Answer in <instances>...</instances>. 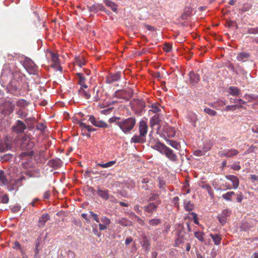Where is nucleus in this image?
I'll return each instance as SVG.
<instances>
[{"label": "nucleus", "instance_id": "1", "mask_svg": "<svg viewBox=\"0 0 258 258\" xmlns=\"http://www.w3.org/2000/svg\"><path fill=\"white\" fill-rule=\"evenodd\" d=\"M149 144L151 147L165 156L170 161L176 162L177 161V156L173 152V151L161 143L158 139L155 138L149 135Z\"/></svg>", "mask_w": 258, "mask_h": 258}, {"label": "nucleus", "instance_id": "2", "mask_svg": "<svg viewBox=\"0 0 258 258\" xmlns=\"http://www.w3.org/2000/svg\"><path fill=\"white\" fill-rule=\"evenodd\" d=\"M21 78L19 73L15 74V77L11 80L7 86L8 92L14 95L18 96L21 93Z\"/></svg>", "mask_w": 258, "mask_h": 258}, {"label": "nucleus", "instance_id": "3", "mask_svg": "<svg viewBox=\"0 0 258 258\" xmlns=\"http://www.w3.org/2000/svg\"><path fill=\"white\" fill-rule=\"evenodd\" d=\"M139 135H135L131 138V142L134 143H144L146 142V135L148 132V125L144 120L139 122Z\"/></svg>", "mask_w": 258, "mask_h": 258}, {"label": "nucleus", "instance_id": "4", "mask_svg": "<svg viewBox=\"0 0 258 258\" xmlns=\"http://www.w3.org/2000/svg\"><path fill=\"white\" fill-rule=\"evenodd\" d=\"M136 123V119L135 117H130L127 118H122L116 122V125L120 128L121 131L125 134H130L133 130Z\"/></svg>", "mask_w": 258, "mask_h": 258}, {"label": "nucleus", "instance_id": "5", "mask_svg": "<svg viewBox=\"0 0 258 258\" xmlns=\"http://www.w3.org/2000/svg\"><path fill=\"white\" fill-rule=\"evenodd\" d=\"M47 55L50 58L53 64H51V68H55L57 70L60 72L62 71V68L59 65V60L58 58V54L55 53L51 51L47 52Z\"/></svg>", "mask_w": 258, "mask_h": 258}, {"label": "nucleus", "instance_id": "6", "mask_svg": "<svg viewBox=\"0 0 258 258\" xmlns=\"http://www.w3.org/2000/svg\"><path fill=\"white\" fill-rule=\"evenodd\" d=\"M16 73H17L12 72L9 67L6 66L2 70L0 79L1 81L4 83L7 82L9 80L15 77V74Z\"/></svg>", "mask_w": 258, "mask_h": 258}, {"label": "nucleus", "instance_id": "7", "mask_svg": "<svg viewBox=\"0 0 258 258\" xmlns=\"http://www.w3.org/2000/svg\"><path fill=\"white\" fill-rule=\"evenodd\" d=\"M26 128V124L20 120H16L14 124L12 126V132L16 134L23 133Z\"/></svg>", "mask_w": 258, "mask_h": 258}, {"label": "nucleus", "instance_id": "8", "mask_svg": "<svg viewBox=\"0 0 258 258\" xmlns=\"http://www.w3.org/2000/svg\"><path fill=\"white\" fill-rule=\"evenodd\" d=\"M88 120L95 126L101 128H106L108 127V124L99 118H96L94 115H91L89 117Z\"/></svg>", "mask_w": 258, "mask_h": 258}, {"label": "nucleus", "instance_id": "9", "mask_svg": "<svg viewBox=\"0 0 258 258\" xmlns=\"http://www.w3.org/2000/svg\"><path fill=\"white\" fill-rule=\"evenodd\" d=\"M133 94V91L132 89L117 90L115 93V96L120 99L128 100Z\"/></svg>", "mask_w": 258, "mask_h": 258}, {"label": "nucleus", "instance_id": "10", "mask_svg": "<svg viewBox=\"0 0 258 258\" xmlns=\"http://www.w3.org/2000/svg\"><path fill=\"white\" fill-rule=\"evenodd\" d=\"M34 143L31 141L30 137L25 135L22 139L21 147L23 150H29L33 148Z\"/></svg>", "mask_w": 258, "mask_h": 258}, {"label": "nucleus", "instance_id": "11", "mask_svg": "<svg viewBox=\"0 0 258 258\" xmlns=\"http://www.w3.org/2000/svg\"><path fill=\"white\" fill-rule=\"evenodd\" d=\"M97 192L102 199L105 200H109L111 202H114L115 201L114 197L109 194V191L107 189H102L98 187L97 188Z\"/></svg>", "mask_w": 258, "mask_h": 258}, {"label": "nucleus", "instance_id": "12", "mask_svg": "<svg viewBox=\"0 0 258 258\" xmlns=\"http://www.w3.org/2000/svg\"><path fill=\"white\" fill-rule=\"evenodd\" d=\"M161 204V200L157 201L156 204L154 203H150L148 205L144 207L145 212L150 214L151 215L156 212L158 208V205Z\"/></svg>", "mask_w": 258, "mask_h": 258}, {"label": "nucleus", "instance_id": "13", "mask_svg": "<svg viewBox=\"0 0 258 258\" xmlns=\"http://www.w3.org/2000/svg\"><path fill=\"white\" fill-rule=\"evenodd\" d=\"M231 211L228 209L224 210L221 214H220L217 218L219 221V222L222 224H225L228 220V217L230 216L231 215Z\"/></svg>", "mask_w": 258, "mask_h": 258}, {"label": "nucleus", "instance_id": "14", "mask_svg": "<svg viewBox=\"0 0 258 258\" xmlns=\"http://www.w3.org/2000/svg\"><path fill=\"white\" fill-rule=\"evenodd\" d=\"M187 234L184 231H179L175 239V246H178L180 244L184 243L187 239Z\"/></svg>", "mask_w": 258, "mask_h": 258}, {"label": "nucleus", "instance_id": "15", "mask_svg": "<svg viewBox=\"0 0 258 258\" xmlns=\"http://www.w3.org/2000/svg\"><path fill=\"white\" fill-rule=\"evenodd\" d=\"M121 78V73L117 72L115 74L110 73L107 77L106 82L107 83L111 84L114 82L119 81Z\"/></svg>", "mask_w": 258, "mask_h": 258}, {"label": "nucleus", "instance_id": "16", "mask_svg": "<svg viewBox=\"0 0 258 258\" xmlns=\"http://www.w3.org/2000/svg\"><path fill=\"white\" fill-rule=\"evenodd\" d=\"M88 9L90 12L97 13L99 11L107 12V10L101 4H94L92 6H88Z\"/></svg>", "mask_w": 258, "mask_h": 258}, {"label": "nucleus", "instance_id": "17", "mask_svg": "<svg viewBox=\"0 0 258 258\" xmlns=\"http://www.w3.org/2000/svg\"><path fill=\"white\" fill-rule=\"evenodd\" d=\"M25 67L31 74H34L37 70V66L31 60L26 61Z\"/></svg>", "mask_w": 258, "mask_h": 258}, {"label": "nucleus", "instance_id": "18", "mask_svg": "<svg viewBox=\"0 0 258 258\" xmlns=\"http://www.w3.org/2000/svg\"><path fill=\"white\" fill-rule=\"evenodd\" d=\"M101 222L102 223L99 224V230L101 231L107 229L108 226L111 223L110 220L106 216H103L101 218Z\"/></svg>", "mask_w": 258, "mask_h": 258}, {"label": "nucleus", "instance_id": "19", "mask_svg": "<svg viewBox=\"0 0 258 258\" xmlns=\"http://www.w3.org/2000/svg\"><path fill=\"white\" fill-rule=\"evenodd\" d=\"M188 75L190 79V84L192 86H194L196 84L198 83V82L200 81V77L199 75L198 74H195L193 72H189Z\"/></svg>", "mask_w": 258, "mask_h": 258}, {"label": "nucleus", "instance_id": "20", "mask_svg": "<svg viewBox=\"0 0 258 258\" xmlns=\"http://www.w3.org/2000/svg\"><path fill=\"white\" fill-rule=\"evenodd\" d=\"M186 118L188 121L191 123L194 127L196 126V122L198 120L197 114L193 112H188Z\"/></svg>", "mask_w": 258, "mask_h": 258}, {"label": "nucleus", "instance_id": "21", "mask_svg": "<svg viewBox=\"0 0 258 258\" xmlns=\"http://www.w3.org/2000/svg\"><path fill=\"white\" fill-rule=\"evenodd\" d=\"M5 108L6 109V112L4 113H5V115H9L14 110L15 106L12 103L7 102L5 104Z\"/></svg>", "mask_w": 258, "mask_h": 258}, {"label": "nucleus", "instance_id": "22", "mask_svg": "<svg viewBox=\"0 0 258 258\" xmlns=\"http://www.w3.org/2000/svg\"><path fill=\"white\" fill-rule=\"evenodd\" d=\"M50 219V216L48 214H43L39 218L38 221V226L40 227H42L44 226L46 221Z\"/></svg>", "mask_w": 258, "mask_h": 258}, {"label": "nucleus", "instance_id": "23", "mask_svg": "<svg viewBox=\"0 0 258 258\" xmlns=\"http://www.w3.org/2000/svg\"><path fill=\"white\" fill-rule=\"evenodd\" d=\"M77 76L78 78L79 84L81 86V87H84L85 89L88 88V86L85 84L86 78L84 76L83 74L80 73L77 74Z\"/></svg>", "mask_w": 258, "mask_h": 258}, {"label": "nucleus", "instance_id": "24", "mask_svg": "<svg viewBox=\"0 0 258 258\" xmlns=\"http://www.w3.org/2000/svg\"><path fill=\"white\" fill-rule=\"evenodd\" d=\"M78 124L82 130L85 129L89 132H95L97 131L96 128L92 127L90 125L86 124L85 123H84L82 121H79Z\"/></svg>", "mask_w": 258, "mask_h": 258}, {"label": "nucleus", "instance_id": "25", "mask_svg": "<svg viewBox=\"0 0 258 258\" xmlns=\"http://www.w3.org/2000/svg\"><path fill=\"white\" fill-rule=\"evenodd\" d=\"M161 121V119L159 115L156 114L152 116L150 121V125L151 127H153L154 125L159 124Z\"/></svg>", "mask_w": 258, "mask_h": 258}, {"label": "nucleus", "instance_id": "26", "mask_svg": "<svg viewBox=\"0 0 258 258\" xmlns=\"http://www.w3.org/2000/svg\"><path fill=\"white\" fill-rule=\"evenodd\" d=\"M103 2L105 3V5L107 7H109L112 11L114 12H117V5L115 3L110 0H103Z\"/></svg>", "mask_w": 258, "mask_h": 258}, {"label": "nucleus", "instance_id": "27", "mask_svg": "<svg viewBox=\"0 0 258 258\" xmlns=\"http://www.w3.org/2000/svg\"><path fill=\"white\" fill-rule=\"evenodd\" d=\"M10 148V145L8 142H0V152H5Z\"/></svg>", "mask_w": 258, "mask_h": 258}, {"label": "nucleus", "instance_id": "28", "mask_svg": "<svg viewBox=\"0 0 258 258\" xmlns=\"http://www.w3.org/2000/svg\"><path fill=\"white\" fill-rule=\"evenodd\" d=\"M228 179L230 180L232 183L233 187L234 188H236L239 185V180L237 177L234 175H229Z\"/></svg>", "mask_w": 258, "mask_h": 258}, {"label": "nucleus", "instance_id": "29", "mask_svg": "<svg viewBox=\"0 0 258 258\" xmlns=\"http://www.w3.org/2000/svg\"><path fill=\"white\" fill-rule=\"evenodd\" d=\"M0 181L3 185H7L9 183V180L7 179V175L5 174L4 171L0 170Z\"/></svg>", "mask_w": 258, "mask_h": 258}, {"label": "nucleus", "instance_id": "30", "mask_svg": "<svg viewBox=\"0 0 258 258\" xmlns=\"http://www.w3.org/2000/svg\"><path fill=\"white\" fill-rule=\"evenodd\" d=\"M241 106H240V104H230L229 105L226 106L224 109V110L228 111H233L237 109L241 108Z\"/></svg>", "mask_w": 258, "mask_h": 258}, {"label": "nucleus", "instance_id": "31", "mask_svg": "<svg viewBox=\"0 0 258 258\" xmlns=\"http://www.w3.org/2000/svg\"><path fill=\"white\" fill-rule=\"evenodd\" d=\"M84 87H81L79 90V94L83 96L85 99H88L90 98L91 95L87 91L84 90Z\"/></svg>", "mask_w": 258, "mask_h": 258}, {"label": "nucleus", "instance_id": "32", "mask_svg": "<svg viewBox=\"0 0 258 258\" xmlns=\"http://www.w3.org/2000/svg\"><path fill=\"white\" fill-rule=\"evenodd\" d=\"M210 237L213 239L215 244L219 245L220 244L222 238L220 235L211 234Z\"/></svg>", "mask_w": 258, "mask_h": 258}, {"label": "nucleus", "instance_id": "33", "mask_svg": "<svg viewBox=\"0 0 258 258\" xmlns=\"http://www.w3.org/2000/svg\"><path fill=\"white\" fill-rule=\"evenodd\" d=\"M116 163L115 160L110 161L106 163H97L96 164V166H99L102 168H108L110 167L113 165H114Z\"/></svg>", "mask_w": 258, "mask_h": 258}, {"label": "nucleus", "instance_id": "34", "mask_svg": "<svg viewBox=\"0 0 258 258\" xmlns=\"http://www.w3.org/2000/svg\"><path fill=\"white\" fill-rule=\"evenodd\" d=\"M167 143L176 150H179L180 148V144L176 141L172 140H167Z\"/></svg>", "mask_w": 258, "mask_h": 258}, {"label": "nucleus", "instance_id": "35", "mask_svg": "<svg viewBox=\"0 0 258 258\" xmlns=\"http://www.w3.org/2000/svg\"><path fill=\"white\" fill-rule=\"evenodd\" d=\"M194 205L189 201H185L184 202V208L187 211L190 212L194 209Z\"/></svg>", "mask_w": 258, "mask_h": 258}, {"label": "nucleus", "instance_id": "36", "mask_svg": "<svg viewBox=\"0 0 258 258\" xmlns=\"http://www.w3.org/2000/svg\"><path fill=\"white\" fill-rule=\"evenodd\" d=\"M12 247L14 249L19 250L20 251L21 253L22 254H24V251L21 247V244H20V243L18 241H15L13 242L12 243Z\"/></svg>", "mask_w": 258, "mask_h": 258}, {"label": "nucleus", "instance_id": "37", "mask_svg": "<svg viewBox=\"0 0 258 258\" xmlns=\"http://www.w3.org/2000/svg\"><path fill=\"white\" fill-rule=\"evenodd\" d=\"M229 92L233 97H236V96L239 93L240 90L235 87L231 86L229 88Z\"/></svg>", "mask_w": 258, "mask_h": 258}, {"label": "nucleus", "instance_id": "38", "mask_svg": "<svg viewBox=\"0 0 258 258\" xmlns=\"http://www.w3.org/2000/svg\"><path fill=\"white\" fill-rule=\"evenodd\" d=\"M29 104V102L24 99H20L17 102V105L21 107H26L28 106Z\"/></svg>", "mask_w": 258, "mask_h": 258}, {"label": "nucleus", "instance_id": "39", "mask_svg": "<svg viewBox=\"0 0 258 258\" xmlns=\"http://www.w3.org/2000/svg\"><path fill=\"white\" fill-rule=\"evenodd\" d=\"M148 223L150 226H156L161 223V220L160 219L154 218L150 220Z\"/></svg>", "mask_w": 258, "mask_h": 258}, {"label": "nucleus", "instance_id": "40", "mask_svg": "<svg viewBox=\"0 0 258 258\" xmlns=\"http://www.w3.org/2000/svg\"><path fill=\"white\" fill-rule=\"evenodd\" d=\"M204 111L205 113L209 114L210 116H215L217 114V112L214 110L211 109L209 108H205L204 109Z\"/></svg>", "mask_w": 258, "mask_h": 258}, {"label": "nucleus", "instance_id": "41", "mask_svg": "<svg viewBox=\"0 0 258 258\" xmlns=\"http://www.w3.org/2000/svg\"><path fill=\"white\" fill-rule=\"evenodd\" d=\"M159 188L162 190H165V182L161 178H158Z\"/></svg>", "mask_w": 258, "mask_h": 258}, {"label": "nucleus", "instance_id": "42", "mask_svg": "<svg viewBox=\"0 0 258 258\" xmlns=\"http://www.w3.org/2000/svg\"><path fill=\"white\" fill-rule=\"evenodd\" d=\"M118 223L121 225L127 226L130 225L131 222L125 218H122L118 221Z\"/></svg>", "mask_w": 258, "mask_h": 258}, {"label": "nucleus", "instance_id": "43", "mask_svg": "<svg viewBox=\"0 0 258 258\" xmlns=\"http://www.w3.org/2000/svg\"><path fill=\"white\" fill-rule=\"evenodd\" d=\"M195 236L200 241H204L203 238V232H196L194 233Z\"/></svg>", "mask_w": 258, "mask_h": 258}, {"label": "nucleus", "instance_id": "44", "mask_svg": "<svg viewBox=\"0 0 258 258\" xmlns=\"http://www.w3.org/2000/svg\"><path fill=\"white\" fill-rule=\"evenodd\" d=\"M235 101H237V104H240V106L242 107V100L238 98H237V97H233L230 99V103L231 104H235Z\"/></svg>", "mask_w": 258, "mask_h": 258}, {"label": "nucleus", "instance_id": "45", "mask_svg": "<svg viewBox=\"0 0 258 258\" xmlns=\"http://www.w3.org/2000/svg\"><path fill=\"white\" fill-rule=\"evenodd\" d=\"M234 195V192L233 191H229L225 194H223L222 195V197L226 200H230L231 197Z\"/></svg>", "mask_w": 258, "mask_h": 258}, {"label": "nucleus", "instance_id": "46", "mask_svg": "<svg viewBox=\"0 0 258 258\" xmlns=\"http://www.w3.org/2000/svg\"><path fill=\"white\" fill-rule=\"evenodd\" d=\"M142 246L143 247H145L146 248H148L150 246V242L149 240L148 239L146 236H144L143 237V240L142 241Z\"/></svg>", "mask_w": 258, "mask_h": 258}, {"label": "nucleus", "instance_id": "47", "mask_svg": "<svg viewBox=\"0 0 258 258\" xmlns=\"http://www.w3.org/2000/svg\"><path fill=\"white\" fill-rule=\"evenodd\" d=\"M34 155V152L33 151H30L27 152H24L21 153L20 156L21 157H24L26 156L32 157Z\"/></svg>", "mask_w": 258, "mask_h": 258}, {"label": "nucleus", "instance_id": "48", "mask_svg": "<svg viewBox=\"0 0 258 258\" xmlns=\"http://www.w3.org/2000/svg\"><path fill=\"white\" fill-rule=\"evenodd\" d=\"M76 63L79 67H81L85 64L86 62L84 58L81 57L76 59Z\"/></svg>", "mask_w": 258, "mask_h": 258}, {"label": "nucleus", "instance_id": "49", "mask_svg": "<svg viewBox=\"0 0 258 258\" xmlns=\"http://www.w3.org/2000/svg\"><path fill=\"white\" fill-rule=\"evenodd\" d=\"M9 201V198L7 194H5L1 197V202L3 204H7Z\"/></svg>", "mask_w": 258, "mask_h": 258}, {"label": "nucleus", "instance_id": "50", "mask_svg": "<svg viewBox=\"0 0 258 258\" xmlns=\"http://www.w3.org/2000/svg\"><path fill=\"white\" fill-rule=\"evenodd\" d=\"M21 206L19 205H16L13 206V207L11 209L12 212L14 213H16L19 212L21 209Z\"/></svg>", "mask_w": 258, "mask_h": 258}, {"label": "nucleus", "instance_id": "51", "mask_svg": "<svg viewBox=\"0 0 258 258\" xmlns=\"http://www.w3.org/2000/svg\"><path fill=\"white\" fill-rule=\"evenodd\" d=\"M203 188H205L207 189V190L208 191L210 196H213V191L212 190V187H211V186H210L208 184H206V185L203 186Z\"/></svg>", "mask_w": 258, "mask_h": 258}, {"label": "nucleus", "instance_id": "52", "mask_svg": "<svg viewBox=\"0 0 258 258\" xmlns=\"http://www.w3.org/2000/svg\"><path fill=\"white\" fill-rule=\"evenodd\" d=\"M179 200V198L178 197H175L173 198V199H172V202L173 204V205H174V206L175 207L177 208L178 209L179 208V203H178Z\"/></svg>", "mask_w": 258, "mask_h": 258}, {"label": "nucleus", "instance_id": "53", "mask_svg": "<svg viewBox=\"0 0 258 258\" xmlns=\"http://www.w3.org/2000/svg\"><path fill=\"white\" fill-rule=\"evenodd\" d=\"M120 117L114 116L109 119L108 122L110 123H115L116 125V122H119L117 120H120Z\"/></svg>", "mask_w": 258, "mask_h": 258}, {"label": "nucleus", "instance_id": "54", "mask_svg": "<svg viewBox=\"0 0 258 258\" xmlns=\"http://www.w3.org/2000/svg\"><path fill=\"white\" fill-rule=\"evenodd\" d=\"M159 197V194L155 193H151L150 197L149 198V201H155Z\"/></svg>", "mask_w": 258, "mask_h": 258}, {"label": "nucleus", "instance_id": "55", "mask_svg": "<svg viewBox=\"0 0 258 258\" xmlns=\"http://www.w3.org/2000/svg\"><path fill=\"white\" fill-rule=\"evenodd\" d=\"M89 213L94 220H95L97 223H99L100 222V220H99V218L98 217L97 214L93 213L92 211H90Z\"/></svg>", "mask_w": 258, "mask_h": 258}, {"label": "nucleus", "instance_id": "56", "mask_svg": "<svg viewBox=\"0 0 258 258\" xmlns=\"http://www.w3.org/2000/svg\"><path fill=\"white\" fill-rule=\"evenodd\" d=\"M95 91H96V95L94 97V101L97 102L100 99V96L98 95L99 91L98 88H97L96 87H94V91L95 92Z\"/></svg>", "mask_w": 258, "mask_h": 258}, {"label": "nucleus", "instance_id": "57", "mask_svg": "<svg viewBox=\"0 0 258 258\" xmlns=\"http://www.w3.org/2000/svg\"><path fill=\"white\" fill-rule=\"evenodd\" d=\"M238 154V152L235 150H230L227 153H226V155L227 156H234V155H236Z\"/></svg>", "mask_w": 258, "mask_h": 258}, {"label": "nucleus", "instance_id": "58", "mask_svg": "<svg viewBox=\"0 0 258 258\" xmlns=\"http://www.w3.org/2000/svg\"><path fill=\"white\" fill-rule=\"evenodd\" d=\"M45 126L44 124L43 123H41V122L38 123L36 126V128L38 130H40V131L44 130L45 129Z\"/></svg>", "mask_w": 258, "mask_h": 258}, {"label": "nucleus", "instance_id": "59", "mask_svg": "<svg viewBox=\"0 0 258 258\" xmlns=\"http://www.w3.org/2000/svg\"><path fill=\"white\" fill-rule=\"evenodd\" d=\"M172 46L169 44H165L163 47V49L165 51L168 52H170L171 50Z\"/></svg>", "mask_w": 258, "mask_h": 258}, {"label": "nucleus", "instance_id": "60", "mask_svg": "<svg viewBox=\"0 0 258 258\" xmlns=\"http://www.w3.org/2000/svg\"><path fill=\"white\" fill-rule=\"evenodd\" d=\"M112 107L108 108L107 109L101 110V113L103 114H107L111 112V111H112Z\"/></svg>", "mask_w": 258, "mask_h": 258}, {"label": "nucleus", "instance_id": "61", "mask_svg": "<svg viewBox=\"0 0 258 258\" xmlns=\"http://www.w3.org/2000/svg\"><path fill=\"white\" fill-rule=\"evenodd\" d=\"M191 215L192 216V217L194 218V222L195 224H197V225H199V222L198 220V218H197V214L195 213H191Z\"/></svg>", "mask_w": 258, "mask_h": 258}, {"label": "nucleus", "instance_id": "62", "mask_svg": "<svg viewBox=\"0 0 258 258\" xmlns=\"http://www.w3.org/2000/svg\"><path fill=\"white\" fill-rule=\"evenodd\" d=\"M228 26L230 27H235L236 28H237L238 25L236 22L230 21L228 22Z\"/></svg>", "mask_w": 258, "mask_h": 258}, {"label": "nucleus", "instance_id": "63", "mask_svg": "<svg viewBox=\"0 0 258 258\" xmlns=\"http://www.w3.org/2000/svg\"><path fill=\"white\" fill-rule=\"evenodd\" d=\"M68 258H75L76 255L73 251L69 250L68 252Z\"/></svg>", "mask_w": 258, "mask_h": 258}, {"label": "nucleus", "instance_id": "64", "mask_svg": "<svg viewBox=\"0 0 258 258\" xmlns=\"http://www.w3.org/2000/svg\"><path fill=\"white\" fill-rule=\"evenodd\" d=\"M41 237H38L35 241V247H39L41 242Z\"/></svg>", "mask_w": 258, "mask_h": 258}]
</instances>
